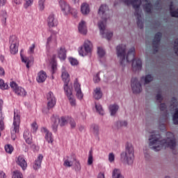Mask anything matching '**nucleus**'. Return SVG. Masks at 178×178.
I'll return each instance as SVG.
<instances>
[{"label":"nucleus","instance_id":"obj_1","mask_svg":"<svg viewBox=\"0 0 178 178\" xmlns=\"http://www.w3.org/2000/svg\"><path fill=\"white\" fill-rule=\"evenodd\" d=\"M136 49L131 47L126 56V45L119 44L116 47L117 56L120 59V63L122 67L126 66V62H132V69L134 72L141 70L143 68V61L140 58H136L134 52Z\"/></svg>","mask_w":178,"mask_h":178},{"label":"nucleus","instance_id":"obj_2","mask_svg":"<svg viewBox=\"0 0 178 178\" xmlns=\"http://www.w3.org/2000/svg\"><path fill=\"white\" fill-rule=\"evenodd\" d=\"M166 140L162 139L161 135H157L156 138V151H161L163 147H169L170 149H175L176 148V139L175 135L171 132L166 134Z\"/></svg>","mask_w":178,"mask_h":178},{"label":"nucleus","instance_id":"obj_3","mask_svg":"<svg viewBox=\"0 0 178 178\" xmlns=\"http://www.w3.org/2000/svg\"><path fill=\"white\" fill-rule=\"evenodd\" d=\"M120 161L124 165H131L134 162V147L133 145L127 143L125 150L120 154Z\"/></svg>","mask_w":178,"mask_h":178},{"label":"nucleus","instance_id":"obj_4","mask_svg":"<svg viewBox=\"0 0 178 178\" xmlns=\"http://www.w3.org/2000/svg\"><path fill=\"white\" fill-rule=\"evenodd\" d=\"M127 5H131L135 10V16L137 17V26L139 29H144V23L145 19L141 17V13H140V7L141 6V0H127Z\"/></svg>","mask_w":178,"mask_h":178},{"label":"nucleus","instance_id":"obj_5","mask_svg":"<svg viewBox=\"0 0 178 178\" xmlns=\"http://www.w3.org/2000/svg\"><path fill=\"white\" fill-rule=\"evenodd\" d=\"M70 119V117H61L60 119H59V118L53 115L51 118V120L53 122L52 124V129H53V131H54V133H56V130L58 129V126L60 124V127H63V126H66V124H67L69 123V120Z\"/></svg>","mask_w":178,"mask_h":178},{"label":"nucleus","instance_id":"obj_6","mask_svg":"<svg viewBox=\"0 0 178 178\" xmlns=\"http://www.w3.org/2000/svg\"><path fill=\"white\" fill-rule=\"evenodd\" d=\"M47 108H44L42 110L43 113H48L49 112V109H52L55 105H56V99L54 95V92H49L47 95Z\"/></svg>","mask_w":178,"mask_h":178},{"label":"nucleus","instance_id":"obj_7","mask_svg":"<svg viewBox=\"0 0 178 178\" xmlns=\"http://www.w3.org/2000/svg\"><path fill=\"white\" fill-rule=\"evenodd\" d=\"M131 88L134 94H140L143 91L141 83L138 81L137 78H131Z\"/></svg>","mask_w":178,"mask_h":178},{"label":"nucleus","instance_id":"obj_8","mask_svg":"<svg viewBox=\"0 0 178 178\" xmlns=\"http://www.w3.org/2000/svg\"><path fill=\"white\" fill-rule=\"evenodd\" d=\"M91 48H92V43L90 40L85 41L83 47H81L79 50V55L86 56V55L91 53Z\"/></svg>","mask_w":178,"mask_h":178},{"label":"nucleus","instance_id":"obj_9","mask_svg":"<svg viewBox=\"0 0 178 178\" xmlns=\"http://www.w3.org/2000/svg\"><path fill=\"white\" fill-rule=\"evenodd\" d=\"M149 148L156 152V131H149Z\"/></svg>","mask_w":178,"mask_h":178},{"label":"nucleus","instance_id":"obj_10","mask_svg":"<svg viewBox=\"0 0 178 178\" xmlns=\"http://www.w3.org/2000/svg\"><path fill=\"white\" fill-rule=\"evenodd\" d=\"M98 27L100 31V34L102 35V37H104V38H106V40H111V38H112L113 35L112 32H106L105 35V23H104V21L99 22Z\"/></svg>","mask_w":178,"mask_h":178},{"label":"nucleus","instance_id":"obj_11","mask_svg":"<svg viewBox=\"0 0 178 178\" xmlns=\"http://www.w3.org/2000/svg\"><path fill=\"white\" fill-rule=\"evenodd\" d=\"M17 38L16 36L10 37V51L13 55L17 54Z\"/></svg>","mask_w":178,"mask_h":178},{"label":"nucleus","instance_id":"obj_12","mask_svg":"<svg viewBox=\"0 0 178 178\" xmlns=\"http://www.w3.org/2000/svg\"><path fill=\"white\" fill-rule=\"evenodd\" d=\"M20 124V112L17 110H14V121L13 126L15 133H19V126Z\"/></svg>","mask_w":178,"mask_h":178},{"label":"nucleus","instance_id":"obj_13","mask_svg":"<svg viewBox=\"0 0 178 178\" xmlns=\"http://www.w3.org/2000/svg\"><path fill=\"white\" fill-rule=\"evenodd\" d=\"M108 9L109 8H108V6L105 4H102L99 8L98 13L99 16H101L102 19L104 20V22H106V19H108V17H109L108 16V14L106 13Z\"/></svg>","mask_w":178,"mask_h":178},{"label":"nucleus","instance_id":"obj_14","mask_svg":"<svg viewBox=\"0 0 178 178\" xmlns=\"http://www.w3.org/2000/svg\"><path fill=\"white\" fill-rule=\"evenodd\" d=\"M74 88L75 92H76V95L78 99H83V92H81V86L79 83V79H76L74 83Z\"/></svg>","mask_w":178,"mask_h":178},{"label":"nucleus","instance_id":"obj_15","mask_svg":"<svg viewBox=\"0 0 178 178\" xmlns=\"http://www.w3.org/2000/svg\"><path fill=\"white\" fill-rule=\"evenodd\" d=\"M65 92L70 101V104L72 105V106H74V105H76V99H74V96H73V92H72V88L67 89V88L65 87Z\"/></svg>","mask_w":178,"mask_h":178},{"label":"nucleus","instance_id":"obj_16","mask_svg":"<svg viewBox=\"0 0 178 178\" xmlns=\"http://www.w3.org/2000/svg\"><path fill=\"white\" fill-rule=\"evenodd\" d=\"M59 5L61 8L62 12H63L64 15H69V13H71V9H70V6L67 4L65 1L60 0L59 1Z\"/></svg>","mask_w":178,"mask_h":178},{"label":"nucleus","instance_id":"obj_17","mask_svg":"<svg viewBox=\"0 0 178 178\" xmlns=\"http://www.w3.org/2000/svg\"><path fill=\"white\" fill-rule=\"evenodd\" d=\"M61 77L63 79V81H64V91H65V88H67V90H70L72 88L69 86V83L70 81V77L69 75V73L66 72H63L62 73Z\"/></svg>","mask_w":178,"mask_h":178},{"label":"nucleus","instance_id":"obj_18","mask_svg":"<svg viewBox=\"0 0 178 178\" xmlns=\"http://www.w3.org/2000/svg\"><path fill=\"white\" fill-rule=\"evenodd\" d=\"M76 155L72 154L71 156H67V159L64 161L63 165L67 168H72L74 162H76Z\"/></svg>","mask_w":178,"mask_h":178},{"label":"nucleus","instance_id":"obj_19","mask_svg":"<svg viewBox=\"0 0 178 178\" xmlns=\"http://www.w3.org/2000/svg\"><path fill=\"white\" fill-rule=\"evenodd\" d=\"M49 27H56L58 26V19L55 18V15L51 14L47 18Z\"/></svg>","mask_w":178,"mask_h":178},{"label":"nucleus","instance_id":"obj_20","mask_svg":"<svg viewBox=\"0 0 178 178\" xmlns=\"http://www.w3.org/2000/svg\"><path fill=\"white\" fill-rule=\"evenodd\" d=\"M58 56L59 59H61L62 60H65L66 59V48H65V46H61L57 51Z\"/></svg>","mask_w":178,"mask_h":178},{"label":"nucleus","instance_id":"obj_21","mask_svg":"<svg viewBox=\"0 0 178 178\" xmlns=\"http://www.w3.org/2000/svg\"><path fill=\"white\" fill-rule=\"evenodd\" d=\"M78 30L81 34H83L86 35L87 34V25L86 24V22L82 20L79 24Z\"/></svg>","mask_w":178,"mask_h":178},{"label":"nucleus","instance_id":"obj_22","mask_svg":"<svg viewBox=\"0 0 178 178\" xmlns=\"http://www.w3.org/2000/svg\"><path fill=\"white\" fill-rule=\"evenodd\" d=\"M17 163L22 168V170H26L27 168V162L24 160V157H23V156H19L18 157Z\"/></svg>","mask_w":178,"mask_h":178},{"label":"nucleus","instance_id":"obj_23","mask_svg":"<svg viewBox=\"0 0 178 178\" xmlns=\"http://www.w3.org/2000/svg\"><path fill=\"white\" fill-rule=\"evenodd\" d=\"M16 5H20L23 0H13ZM25 1V3L24 4V6L25 9H27L29 6H31L33 5V0H24Z\"/></svg>","mask_w":178,"mask_h":178},{"label":"nucleus","instance_id":"obj_24","mask_svg":"<svg viewBox=\"0 0 178 178\" xmlns=\"http://www.w3.org/2000/svg\"><path fill=\"white\" fill-rule=\"evenodd\" d=\"M44 156H42V154H40L38 157V159L35 161V163L33 164V169L35 170H38L40 168H41V162H42Z\"/></svg>","mask_w":178,"mask_h":178},{"label":"nucleus","instance_id":"obj_25","mask_svg":"<svg viewBox=\"0 0 178 178\" xmlns=\"http://www.w3.org/2000/svg\"><path fill=\"white\" fill-rule=\"evenodd\" d=\"M42 131L46 134L45 139L47 140V143H54V138H52V133L49 132L47 128H43Z\"/></svg>","mask_w":178,"mask_h":178},{"label":"nucleus","instance_id":"obj_26","mask_svg":"<svg viewBox=\"0 0 178 178\" xmlns=\"http://www.w3.org/2000/svg\"><path fill=\"white\" fill-rule=\"evenodd\" d=\"M47 80V73L41 71L38 74L37 81L38 83H44Z\"/></svg>","mask_w":178,"mask_h":178},{"label":"nucleus","instance_id":"obj_27","mask_svg":"<svg viewBox=\"0 0 178 178\" xmlns=\"http://www.w3.org/2000/svg\"><path fill=\"white\" fill-rule=\"evenodd\" d=\"M90 131L92 132L94 136L98 137L99 136V126L96 124H92L90 126Z\"/></svg>","mask_w":178,"mask_h":178},{"label":"nucleus","instance_id":"obj_28","mask_svg":"<svg viewBox=\"0 0 178 178\" xmlns=\"http://www.w3.org/2000/svg\"><path fill=\"white\" fill-rule=\"evenodd\" d=\"M109 111L111 116H115L118 111H119V106L116 104H111L109 106Z\"/></svg>","mask_w":178,"mask_h":178},{"label":"nucleus","instance_id":"obj_29","mask_svg":"<svg viewBox=\"0 0 178 178\" xmlns=\"http://www.w3.org/2000/svg\"><path fill=\"white\" fill-rule=\"evenodd\" d=\"M81 12L83 15H88V13H90V6H88L87 3H82Z\"/></svg>","mask_w":178,"mask_h":178},{"label":"nucleus","instance_id":"obj_30","mask_svg":"<svg viewBox=\"0 0 178 178\" xmlns=\"http://www.w3.org/2000/svg\"><path fill=\"white\" fill-rule=\"evenodd\" d=\"M143 9L146 13H152V9H154V6L151 3H146L143 6Z\"/></svg>","mask_w":178,"mask_h":178},{"label":"nucleus","instance_id":"obj_31","mask_svg":"<svg viewBox=\"0 0 178 178\" xmlns=\"http://www.w3.org/2000/svg\"><path fill=\"white\" fill-rule=\"evenodd\" d=\"M14 92L15 94L20 95L21 97H26V94H27L24 88L22 87H18L17 89H15V90H14Z\"/></svg>","mask_w":178,"mask_h":178},{"label":"nucleus","instance_id":"obj_32","mask_svg":"<svg viewBox=\"0 0 178 178\" xmlns=\"http://www.w3.org/2000/svg\"><path fill=\"white\" fill-rule=\"evenodd\" d=\"M112 178H124L123 175L120 172V170L119 169H114L112 174Z\"/></svg>","mask_w":178,"mask_h":178},{"label":"nucleus","instance_id":"obj_33","mask_svg":"<svg viewBox=\"0 0 178 178\" xmlns=\"http://www.w3.org/2000/svg\"><path fill=\"white\" fill-rule=\"evenodd\" d=\"M94 98L95 99H101V98H102V92H101V88H97L95 90Z\"/></svg>","mask_w":178,"mask_h":178},{"label":"nucleus","instance_id":"obj_34","mask_svg":"<svg viewBox=\"0 0 178 178\" xmlns=\"http://www.w3.org/2000/svg\"><path fill=\"white\" fill-rule=\"evenodd\" d=\"M152 48H153V54L155 55L156 54V33L154 35V38L152 40Z\"/></svg>","mask_w":178,"mask_h":178},{"label":"nucleus","instance_id":"obj_35","mask_svg":"<svg viewBox=\"0 0 178 178\" xmlns=\"http://www.w3.org/2000/svg\"><path fill=\"white\" fill-rule=\"evenodd\" d=\"M95 108H96L97 112H98L99 115H104V111L101 104L95 103Z\"/></svg>","mask_w":178,"mask_h":178},{"label":"nucleus","instance_id":"obj_36","mask_svg":"<svg viewBox=\"0 0 178 178\" xmlns=\"http://www.w3.org/2000/svg\"><path fill=\"white\" fill-rule=\"evenodd\" d=\"M170 15L172 17H178V9L175 11H173V4H171L170 6Z\"/></svg>","mask_w":178,"mask_h":178},{"label":"nucleus","instance_id":"obj_37","mask_svg":"<svg viewBox=\"0 0 178 178\" xmlns=\"http://www.w3.org/2000/svg\"><path fill=\"white\" fill-rule=\"evenodd\" d=\"M154 80V76L151 74H147L145 77V84H149Z\"/></svg>","mask_w":178,"mask_h":178},{"label":"nucleus","instance_id":"obj_38","mask_svg":"<svg viewBox=\"0 0 178 178\" xmlns=\"http://www.w3.org/2000/svg\"><path fill=\"white\" fill-rule=\"evenodd\" d=\"M127 124H128L127 121H118V122H117L118 129H120V127H127Z\"/></svg>","mask_w":178,"mask_h":178},{"label":"nucleus","instance_id":"obj_39","mask_svg":"<svg viewBox=\"0 0 178 178\" xmlns=\"http://www.w3.org/2000/svg\"><path fill=\"white\" fill-rule=\"evenodd\" d=\"M174 124H178V108L175 110V112L172 118Z\"/></svg>","mask_w":178,"mask_h":178},{"label":"nucleus","instance_id":"obj_40","mask_svg":"<svg viewBox=\"0 0 178 178\" xmlns=\"http://www.w3.org/2000/svg\"><path fill=\"white\" fill-rule=\"evenodd\" d=\"M9 86L7 83H5L3 79H0V88L1 90H8Z\"/></svg>","mask_w":178,"mask_h":178},{"label":"nucleus","instance_id":"obj_41","mask_svg":"<svg viewBox=\"0 0 178 178\" xmlns=\"http://www.w3.org/2000/svg\"><path fill=\"white\" fill-rule=\"evenodd\" d=\"M3 115H0V130H3L5 129V123L3 122Z\"/></svg>","mask_w":178,"mask_h":178},{"label":"nucleus","instance_id":"obj_42","mask_svg":"<svg viewBox=\"0 0 178 178\" xmlns=\"http://www.w3.org/2000/svg\"><path fill=\"white\" fill-rule=\"evenodd\" d=\"M5 149L8 154H12V152H13V146H12V145H6L5 146Z\"/></svg>","mask_w":178,"mask_h":178},{"label":"nucleus","instance_id":"obj_43","mask_svg":"<svg viewBox=\"0 0 178 178\" xmlns=\"http://www.w3.org/2000/svg\"><path fill=\"white\" fill-rule=\"evenodd\" d=\"M97 54L99 58H104L105 56V51L101 47L97 48Z\"/></svg>","mask_w":178,"mask_h":178},{"label":"nucleus","instance_id":"obj_44","mask_svg":"<svg viewBox=\"0 0 178 178\" xmlns=\"http://www.w3.org/2000/svg\"><path fill=\"white\" fill-rule=\"evenodd\" d=\"M92 150L89 152L88 159V165H92Z\"/></svg>","mask_w":178,"mask_h":178},{"label":"nucleus","instance_id":"obj_45","mask_svg":"<svg viewBox=\"0 0 178 178\" xmlns=\"http://www.w3.org/2000/svg\"><path fill=\"white\" fill-rule=\"evenodd\" d=\"M13 178H23V174L19 171H14Z\"/></svg>","mask_w":178,"mask_h":178},{"label":"nucleus","instance_id":"obj_46","mask_svg":"<svg viewBox=\"0 0 178 178\" xmlns=\"http://www.w3.org/2000/svg\"><path fill=\"white\" fill-rule=\"evenodd\" d=\"M170 106H171V108H177V106H178V102H177V99H176V98L173 97L172 99Z\"/></svg>","mask_w":178,"mask_h":178},{"label":"nucleus","instance_id":"obj_47","mask_svg":"<svg viewBox=\"0 0 178 178\" xmlns=\"http://www.w3.org/2000/svg\"><path fill=\"white\" fill-rule=\"evenodd\" d=\"M69 60L72 66H76V65H79V61L76 58H73L71 57L69 58Z\"/></svg>","mask_w":178,"mask_h":178},{"label":"nucleus","instance_id":"obj_48","mask_svg":"<svg viewBox=\"0 0 178 178\" xmlns=\"http://www.w3.org/2000/svg\"><path fill=\"white\" fill-rule=\"evenodd\" d=\"M16 134H19V132H16V131H15V126H13V129L11 131V138L13 141L17 138Z\"/></svg>","mask_w":178,"mask_h":178},{"label":"nucleus","instance_id":"obj_49","mask_svg":"<svg viewBox=\"0 0 178 178\" xmlns=\"http://www.w3.org/2000/svg\"><path fill=\"white\" fill-rule=\"evenodd\" d=\"M21 59H22V62L26 63V67L29 69V67H30V66L29 65H30V60H29L27 58H24V57H23V55L22 54H21Z\"/></svg>","mask_w":178,"mask_h":178},{"label":"nucleus","instance_id":"obj_50","mask_svg":"<svg viewBox=\"0 0 178 178\" xmlns=\"http://www.w3.org/2000/svg\"><path fill=\"white\" fill-rule=\"evenodd\" d=\"M75 170L76 172H79V170H81V165H80V162L79 161H75Z\"/></svg>","mask_w":178,"mask_h":178},{"label":"nucleus","instance_id":"obj_51","mask_svg":"<svg viewBox=\"0 0 178 178\" xmlns=\"http://www.w3.org/2000/svg\"><path fill=\"white\" fill-rule=\"evenodd\" d=\"M152 41V39L149 38V33H148V31H146V47H148V44Z\"/></svg>","mask_w":178,"mask_h":178},{"label":"nucleus","instance_id":"obj_52","mask_svg":"<svg viewBox=\"0 0 178 178\" xmlns=\"http://www.w3.org/2000/svg\"><path fill=\"white\" fill-rule=\"evenodd\" d=\"M45 2V0H39L38 3H39V8L40 10H44V3Z\"/></svg>","mask_w":178,"mask_h":178},{"label":"nucleus","instance_id":"obj_53","mask_svg":"<svg viewBox=\"0 0 178 178\" xmlns=\"http://www.w3.org/2000/svg\"><path fill=\"white\" fill-rule=\"evenodd\" d=\"M93 81L95 83H99L101 81V78H99V72H98L94 77Z\"/></svg>","mask_w":178,"mask_h":178},{"label":"nucleus","instance_id":"obj_54","mask_svg":"<svg viewBox=\"0 0 178 178\" xmlns=\"http://www.w3.org/2000/svg\"><path fill=\"white\" fill-rule=\"evenodd\" d=\"M68 123L70 124L72 129H74V127H76V122H74V120H73V118L70 117Z\"/></svg>","mask_w":178,"mask_h":178},{"label":"nucleus","instance_id":"obj_55","mask_svg":"<svg viewBox=\"0 0 178 178\" xmlns=\"http://www.w3.org/2000/svg\"><path fill=\"white\" fill-rule=\"evenodd\" d=\"M10 86L11 88L14 90V91L19 88V86H17V83H16L15 81L10 82Z\"/></svg>","mask_w":178,"mask_h":178},{"label":"nucleus","instance_id":"obj_56","mask_svg":"<svg viewBox=\"0 0 178 178\" xmlns=\"http://www.w3.org/2000/svg\"><path fill=\"white\" fill-rule=\"evenodd\" d=\"M174 49L175 54L178 56V39H176V40L175 41Z\"/></svg>","mask_w":178,"mask_h":178},{"label":"nucleus","instance_id":"obj_57","mask_svg":"<svg viewBox=\"0 0 178 178\" xmlns=\"http://www.w3.org/2000/svg\"><path fill=\"white\" fill-rule=\"evenodd\" d=\"M31 127L33 133L37 131V129H38V125H37V122H33L31 124Z\"/></svg>","mask_w":178,"mask_h":178},{"label":"nucleus","instance_id":"obj_58","mask_svg":"<svg viewBox=\"0 0 178 178\" xmlns=\"http://www.w3.org/2000/svg\"><path fill=\"white\" fill-rule=\"evenodd\" d=\"M108 161L109 162H113V161H115V154H113V153H109Z\"/></svg>","mask_w":178,"mask_h":178},{"label":"nucleus","instance_id":"obj_59","mask_svg":"<svg viewBox=\"0 0 178 178\" xmlns=\"http://www.w3.org/2000/svg\"><path fill=\"white\" fill-rule=\"evenodd\" d=\"M30 137H31V134H30L29 133V131H25L24 132V140H26V139H27V138H29Z\"/></svg>","mask_w":178,"mask_h":178},{"label":"nucleus","instance_id":"obj_60","mask_svg":"<svg viewBox=\"0 0 178 178\" xmlns=\"http://www.w3.org/2000/svg\"><path fill=\"white\" fill-rule=\"evenodd\" d=\"M52 42V35H50L47 40V44H46V47H49L51 42Z\"/></svg>","mask_w":178,"mask_h":178},{"label":"nucleus","instance_id":"obj_61","mask_svg":"<svg viewBox=\"0 0 178 178\" xmlns=\"http://www.w3.org/2000/svg\"><path fill=\"white\" fill-rule=\"evenodd\" d=\"M145 158L146 159V161H149L151 156L149 155V153H148L147 151L145 152Z\"/></svg>","mask_w":178,"mask_h":178},{"label":"nucleus","instance_id":"obj_62","mask_svg":"<svg viewBox=\"0 0 178 178\" xmlns=\"http://www.w3.org/2000/svg\"><path fill=\"white\" fill-rule=\"evenodd\" d=\"M51 70H52V74H54V73H55V71L56 70V63H54L51 65Z\"/></svg>","mask_w":178,"mask_h":178},{"label":"nucleus","instance_id":"obj_63","mask_svg":"<svg viewBox=\"0 0 178 178\" xmlns=\"http://www.w3.org/2000/svg\"><path fill=\"white\" fill-rule=\"evenodd\" d=\"M25 141H26V144H29L30 145V144H31L33 143V138H31V137L25 139Z\"/></svg>","mask_w":178,"mask_h":178},{"label":"nucleus","instance_id":"obj_64","mask_svg":"<svg viewBox=\"0 0 178 178\" xmlns=\"http://www.w3.org/2000/svg\"><path fill=\"white\" fill-rule=\"evenodd\" d=\"M160 109L161 111H165V109H166V104H160Z\"/></svg>","mask_w":178,"mask_h":178}]
</instances>
